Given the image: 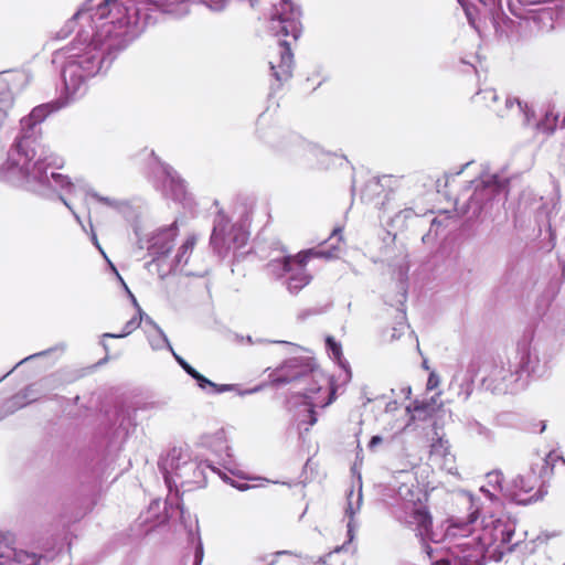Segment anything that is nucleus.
<instances>
[{"mask_svg": "<svg viewBox=\"0 0 565 565\" xmlns=\"http://www.w3.org/2000/svg\"><path fill=\"white\" fill-rule=\"evenodd\" d=\"M188 0H107L94 14L81 8L70 23L79 21L97 22L92 40L94 47L120 49L136 38L148 24L156 20L154 13L183 15L189 9Z\"/></svg>", "mask_w": 565, "mask_h": 565, "instance_id": "1", "label": "nucleus"}, {"mask_svg": "<svg viewBox=\"0 0 565 565\" xmlns=\"http://www.w3.org/2000/svg\"><path fill=\"white\" fill-rule=\"evenodd\" d=\"M0 126L7 118V111L12 105L9 93H2L0 98ZM35 107L29 116L21 120V132L17 136L6 161H2L0 146V181L28 191L34 190L35 182Z\"/></svg>", "mask_w": 565, "mask_h": 565, "instance_id": "2", "label": "nucleus"}, {"mask_svg": "<svg viewBox=\"0 0 565 565\" xmlns=\"http://www.w3.org/2000/svg\"><path fill=\"white\" fill-rule=\"evenodd\" d=\"M162 469L166 473L167 482L173 477L182 479V486H203L205 477L196 462L191 458V452L186 447H174L162 460Z\"/></svg>", "mask_w": 565, "mask_h": 565, "instance_id": "3", "label": "nucleus"}, {"mask_svg": "<svg viewBox=\"0 0 565 565\" xmlns=\"http://www.w3.org/2000/svg\"><path fill=\"white\" fill-rule=\"evenodd\" d=\"M300 11L290 0H278L273 6L269 30L274 35L297 40L301 33Z\"/></svg>", "mask_w": 565, "mask_h": 565, "instance_id": "4", "label": "nucleus"}, {"mask_svg": "<svg viewBox=\"0 0 565 565\" xmlns=\"http://www.w3.org/2000/svg\"><path fill=\"white\" fill-rule=\"evenodd\" d=\"M311 255H320V253L302 252L297 256H285L281 260H275L274 265L281 266L285 273H291L292 275L289 277L288 288L292 292H297L303 286L309 282V276L305 273V264L309 259Z\"/></svg>", "mask_w": 565, "mask_h": 565, "instance_id": "5", "label": "nucleus"}, {"mask_svg": "<svg viewBox=\"0 0 565 565\" xmlns=\"http://www.w3.org/2000/svg\"><path fill=\"white\" fill-rule=\"evenodd\" d=\"M313 377L317 386L309 388L306 393V398L310 405V425H313L317 422L312 408L326 407L330 405L334 398V391L332 388L330 379L319 371H313Z\"/></svg>", "mask_w": 565, "mask_h": 565, "instance_id": "6", "label": "nucleus"}, {"mask_svg": "<svg viewBox=\"0 0 565 565\" xmlns=\"http://www.w3.org/2000/svg\"><path fill=\"white\" fill-rule=\"evenodd\" d=\"M0 565H35V553L19 548L12 534L0 532Z\"/></svg>", "mask_w": 565, "mask_h": 565, "instance_id": "7", "label": "nucleus"}, {"mask_svg": "<svg viewBox=\"0 0 565 565\" xmlns=\"http://www.w3.org/2000/svg\"><path fill=\"white\" fill-rule=\"evenodd\" d=\"M83 61L71 62L63 71L66 89L73 93L76 92L86 77L94 75L99 68V58L95 55L88 58L86 65H83Z\"/></svg>", "mask_w": 565, "mask_h": 565, "instance_id": "8", "label": "nucleus"}, {"mask_svg": "<svg viewBox=\"0 0 565 565\" xmlns=\"http://www.w3.org/2000/svg\"><path fill=\"white\" fill-rule=\"evenodd\" d=\"M428 460L433 467H437L440 470L454 472L456 469V459L451 452L449 441L443 436H438L431 439L429 446Z\"/></svg>", "mask_w": 565, "mask_h": 565, "instance_id": "9", "label": "nucleus"}, {"mask_svg": "<svg viewBox=\"0 0 565 565\" xmlns=\"http://www.w3.org/2000/svg\"><path fill=\"white\" fill-rule=\"evenodd\" d=\"M78 188L77 184L70 181L68 177L51 170H45L41 177L38 175V194L42 196H51L52 193H60L63 190L74 192Z\"/></svg>", "mask_w": 565, "mask_h": 565, "instance_id": "10", "label": "nucleus"}, {"mask_svg": "<svg viewBox=\"0 0 565 565\" xmlns=\"http://www.w3.org/2000/svg\"><path fill=\"white\" fill-rule=\"evenodd\" d=\"M550 366V356L547 352L540 351L536 348L525 351L520 360V367L529 374L542 375Z\"/></svg>", "mask_w": 565, "mask_h": 565, "instance_id": "11", "label": "nucleus"}, {"mask_svg": "<svg viewBox=\"0 0 565 565\" xmlns=\"http://www.w3.org/2000/svg\"><path fill=\"white\" fill-rule=\"evenodd\" d=\"M534 470L525 471L514 478L509 487H507L505 497L511 498L519 503H526L527 500L522 499V493H530L537 484V477Z\"/></svg>", "mask_w": 565, "mask_h": 565, "instance_id": "12", "label": "nucleus"}, {"mask_svg": "<svg viewBox=\"0 0 565 565\" xmlns=\"http://www.w3.org/2000/svg\"><path fill=\"white\" fill-rule=\"evenodd\" d=\"M292 54L290 49L286 45V41L280 45L278 56L269 61L273 75L278 82L287 81L291 77L292 73Z\"/></svg>", "mask_w": 565, "mask_h": 565, "instance_id": "13", "label": "nucleus"}, {"mask_svg": "<svg viewBox=\"0 0 565 565\" xmlns=\"http://www.w3.org/2000/svg\"><path fill=\"white\" fill-rule=\"evenodd\" d=\"M488 107L502 118H516L522 122H529L530 120L529 111L518 99L512 97H505L502 103L499 100L498 104L488 105Z\"/></svg>", "mask_w": 565, "mask_h": 565, "instance_id": "14", "label": "nucleus"}, {"mask_svg": "<svg viewBox=\"0 0 565 565\" xmlns=\"http://www.w3.org/2000/svg\"><path fill=\"white\" fill-rule=\"evenodd\" d=\"M213 239H223L228 245H233L235 248L242 247L245 245L248 238L247 232L242 227H231L230 233L226 232V224L224 223V218L221 217L213 231Z\"/></svg>", "mask_w": 565, "mask_h": 565, "instance_id": "15", "label": "nucleus"}, {"mask_svg": "<svg viewBox=\"0 0 565 565\" xmlns=\"http://www.w3.org/2000/svg\"><path fill=\"white\" fill-rule=\"evenodd\" d=\"M409 510L408 518L405 519L406 523L415 526V530L423 536L430 537L431 518L425 505L422 503H413L407 507Z\"/></svg>", "mask_w": 565, "mask_h": 565, "instance_id": "16", "label": "nucleus"}, {"mask_svg": "<svg viewBox=\"0 0 565 565\" xmlns=\"http://www.w3.org/2000/svg\"><path fill=\"white\" fill-rule=\"evenodd\" d=\"M33 402H35V390L33 385H28L23 392L15 394L3 403L2 417L11 415Z\"/></svg>", "mask_w": 565, "mask_h": 565, "instance_id": "17", "label": "nucleus"}, {"mask_svg": "<svg viewBox=\"0 0 565 565\" xmlns=\"http://www.w3.org/2000/svg\"><path fill=\"white\" fill-rule=\"evenodd\" d=\"M145 332L148 342L153 350H162L167 348L172 351V347L162 329L149 317H146L145 319Z\"/></svg>", "mask_w": 565, "mask_h": 565, "instance_id": "18", "label": "nucleus"}, {"mask_svg": "<svg viewBox=\"0 0 565 565\" xmlns=\"http://www.w3.org/2000/svg\"><path fill=\"white\" fill-rule=\"evenodd\" d=\"M125 288L128 289L126 285H125ZM127 291L129 292V295L132 299L134 306L137 308V313L139 317H134L129 321H127V323L124 327L122 332H120V333H104L103 334L104 339L105 338H110V339L125 338V337L129 335L132 331L138 329L141 323L143 312H142L140 306L138 305L136 298L134 297V295L129 290H127Z\"/></svg>", "mask_w": 565, "mask_h": 565, "instance_id": "19", "label": "nucleus"}, {"mask_svg": "<svg viewBox=\"0 0 565 565\" xmlns=\"http://www.w3.org/2000/svg\"><path fill=\"white\" fill-rule=\"evenodd\" d=\"M480 491L493 499L495 494L493 491L502 492L505 495L507 487H503V477L499 471L489 472L486 476V482L481 486Z\"/></svg>", "mask_w": 565, "mask_h": 565, "instance_id": "20", "label": "nucleus"}, {"mask_svg": "<svg viewBox=\"0 0 565 565\" xmlns=\"http://www.w3.org/2000/svg\"><path fill=\"white\" fill-rule=\"evenodd\" d=\"M164 186L168 188L177 199L182 196L184 193V184L174 171L167 172Z\"/></svg>", "mask_w": 565, "mask_h": 565, "instance_id": "21", "label": "nucleus"}, {"mask_svg": "<svg viewBox=\"0 0 565 565\" xmlns=\"http://www.w3.org/2000/svg\"><path fill=\"white\" fill-rule=\"evenodd\" d=\"M362 503V494L361 492L354 493L351 491L348 495V507L345 510V514L350 518V520L353 519V516L360 511Z\"/></svg>", "mask_w": 565, "mask_h": 565, "instance_id": "22", "label": "nucleus"}, {"mask_svg": "<svg viewBox=\"0 0 565 565\" xmlns=\"http://www.w3.org/2000/svg\"><path fill=\"white\" fill-rule=\"evenodd\" d=\"M479 97L486 102V105H494L499 102V96L494 89H484L480 92Z\"/></svg>", "mask_w": 565, "mask_h": 565, "instance_id": "23", "label": "nucleus"}, {"mask_svg": "<svg viewBox=\"0 0 565 565\" xmlns=\"http://www.w3.org/2000/svg\"><path fill=\"white\" fill-rule=\"evenodd\" d=\"M327 345L331 351L332 356L339 361L342 355L341 345L337 343L331 337L327 338Z\"/></svg>", "mask_w": 565, "mask_h": 565, "instance_id": "24", "label": "nucleus"}, {"mask_svg": "<svg viewBox=\"0 0 565 565\" xmlns=\"http://www.w3.org/2000/svg\"><path fill=\"white\" fill-rule=\"evenodd\" d=\"M482 183L487 189L490 190V192H493L497 188L500 186L497 175H486L482 180Z\"/></svg>", "mask_w": 565, "mask_h": 565, "instance_id": "25", "label": "nucleus"}, {"mask_svg": "<svg viewBox=\"0 0 565 565\" xmlns=\"http://www.w3.org/2000/svg\"><path fill=\"white\" fill-rule=\"evenodd\" d=\"M407 329V324L405 322V317L401 316V320L396 323V327L393 328L392 339H397L399 335Z\"/></svg>", "mask_w": 565, "mask_h": 565, "instance_id": "26", "label": "nucleus"}, {"mask_svg": "<svg viewBox=\"0 0 565 565\" xmlns=\"http://www.w3.org/2000/svg\"><path fill=\"white\" fill-rule=\"evenodd\" d=\"M191 376L198 381V384H199V386L201 388H205L206 386L216 387L215 383H213L210 380L205 379L203 375H201L196 371H194V373Z\"/></svg>", "mask_w": 565, "mask_h": 565, "instance_id": "27", "label": "nucleus"}, {"mask_svg": "<svg viewBox=\"0 0 565 565\" xmlns=\"http://www.w3.org/2000/svg\"><path fill=\"white\" fill-rule=\"evenodd\" d=\"M178 363L182 366V369L189 374L192 375L194 373V369L188 364L181 356H179L173 350L171 351Z\"/></svg>", "mask_w": 565, "mask_h": 565, "instance_id": "28", "label": "nucleus"}, {"mask_svg": "<svg viewBox=\"0 0 565 565\" xmlns=\"http://www.w3.org/2000/svg\"><path fill=\"white\" fill-rule=\"evenodd\" d=\"M439 376L435 372H431L428 376L427 390H435L439 385Z\"/></svg>", "mask_w": 565, "mask_h": 565, "instance_id": "29", "label": "nucleus"}, {"mask_svg": "<svg viewBox=\"0 0 565 565\" xmlns=\"http://www.w3.org/2000/svg\"><path fill=\"white\" fill-rule=\"evenodd\" d=\"M60 198H61V200L63 201V203H64V204H65V205H66V206L72 211V213H73V215H74L75 220L77 221V223L82 226V228H83V230H85V226H84V224H83V222H82L81 217L78 216V214H76V213L72 210L71 205L68 204V202H67L65 199H63V196H62V195H60Z\"/></svg>", "mask_w": 565, "mask_h": 565, "instance_id": "30", "label": "nucleus"}, {"mask_svg": "<svg viewBox=\"0 0 565 565\" xmlns=\"http://www.w3.org/2000/svg\"><path fill=\"white\" fill-rule=\"evenodd\" d=\"M225 6V0H217L211 3V8L213 10H222Z\"/></svg>", "mask_w": 565, "mask_h": 565, "instance_id": "31", "label": "nucleus"}, {"mask_svg": "<svg viewBox=\"0 0 565 565\" xmlns=\"http://www.w3.org/2000/svg\"><path fill=\"white\" fill-rule=\"evenodd\" d=\"M47 108H52V106L50 105H44V106H38V113H36V116H38V120L40 119V117L43 115L45 116L46 113L44 114V110H46Z\"/></svg>", "mask_w": 565, "mask_h": 565, "instance_id": "32", "label": "nucleus"}, {"mask_svg": "<svg viewBox=\"0 0 565 565\" xmlns=\"http://www.w3.org/2000/svg\"><path fill=\"white\" fill-rule=\"evenodd\" d=\"M92 241H93L94 245H95V246L100 250V253L104 255V257H105V258H107V257H106V254H105V253H104V250L102 249V247H100V245H99V243H98L97 236H96V234H95L94 232H92Z\"/></svg>", "mask_w": 565, "mask_h": 565, "instance_id": "33", "label": "nucleus"}, {"mask_svg": "<svg viewBox=\"0 0 565 565\" xmlns=\"http://www.w3.org/2000/svg\"><path fill=\"white\" fill-rule=\"evenodd\" d=\"M382 443V438L380 436H374L372 437V439L370 440V444H369V447L370 448H373L375 446H377L379 444Z\"/></svg>", "mask_w": 565, "mask_h": 565, "instance_id": "34", "label": "nucleus"}, {"mask_svg": "<svg viewBox=\"0 0 565 565\" xmlns=\"http://www.w3.org/2000/svg\"><path fill=\"white\" fill-rule=\"evenodd\" d=\"M216 392H227V391H231L233 388V385H228V384H225V385H221V386H217L216 387H213Z\"/></svg>", "mask_w": 565, "mask_h": 565, "instance_id": "35", "label": "nucleus"}, {"mask_svg": "<svg viewBox=\"0 0 565 565\" xmlns=\"http://www.w3.org/2000/svg\"><path fill=\"white\" fill-rule=\"evenodd\" d=\"M431 565H450V563L446 558H440V559H433Z\"/></svg>", "mask_w": 565, "mask_h": 565, "instance_id": "36", "label": "nucleus"}, {"mask_svg": "<svg viewBox=\"0 0 565 565\" xmlns=\"http://www.w3.org/2000/svg\"><path fill=\"white\" fill-rule=\"evenodd\" d=\"M35 358V354H30L29 356H26L25 359H23L22 361H20L19 363H17L15 367H19L21 364L23 363H28L30 362L31 360H33Z\"/></svg>", "mask_w": 565, "mask_h": 565, "instance_id": "37", "label": "nucleus"}, {"mask_svg": "<svg viewBox=\"0 0 565 565\" xmlns=\"http://www.w3.org/2000/svg\"><path fill=\"white\" fill-rule=\"evenodd\" d=\"M353 526H354L353 521L350 520L348 523V532H349L350 539H353V535H352Z\"/></svg>", "mask_w": 565, "mask_h": 565, "instance_id": "38", "label": "nucleus"}, {"mask_svg": "<svg viewBox=\"0 0 565 565\" xmlns=\"http://www.w3.org/2000/svg\"><path fill=\"white\" fill-rule=\"evenodd\" d=\"M480 541H481V545H482V547H483V546H487V545H489V544H490V542L487 540V537H486V536L480 537Z\"/></svg>", "mask_w": 565, "mask_h": 565, "instance_id": "39", "label": "nucleus"}, {"mask_svg": "<svg viewBox=\"0 0 565 565\" xmlns=\"http://www.w3.org/2000/svg\"><path fill=\"white\" fill-rule=\"evenodd\" d=\"M235 487H236L238 490H241V491H245V490H247V489L249 488V487H248V484H246V483H244V484H239V486H235Z\"/></svg>", "mask_w": 565, "mask_h": 565, "instance_id": "40", "label": "nucleus"}, {"mask_svg": "<svg viewBox=\"0 0 565 565\" xmlns=\"http://www.w3.org/2000/svg\"><path fill=\"white\" fill-rule=\"evenodd\" d=\"M502 372L503 371L495 370L492 375H493L494 379H497Z\"/></svg>", "mask_w": 565, "mask_h": 565, "instance_id": "41", "label": "nucleus"}, {"mask_svg": "<svg viewBox=\"0 0 565 565\" xmlns=\"http://www.w3.org/2000/svg\"><path fill=\"white\" fill-rule=\"evenodd\" d=\"M249 2V6L253 8L256 6L257 0H247Z\"/></svg>", "mask_w": 565, "mask_h": 565, "instance_id": "42", "label": "nucleus"}, {"mask_svg": "<svg viewBox=\"0 0 565 565\" xmlns=\"http://www.w3.org/2000/svg\"><path fill=\"white\" fill-rule=\"evenodd\" d=\"M111 266V269L116 273V275L118 276V278L122 281L121 277L119 276V274L117 273L115 266L113 264H110Z\"/></svg>", "mask_w": 565, "mask_h": 565, "instance_id": "43", "label": "nucleus"}, {"mask_svg": "<svg viewBox=\"0 0 565 565\" xmlns=\"http://www.w3.org/2000/svg\"><path fill=\"white\" fill-rule=\"evenodd\" d=\"M404 213L406 214V216H408L412 213V211L406 210V211H404Z\"/></svg>", "mask_w": 565, "mask_h": 565, "instance_id": "44", "label": "nucleus"}, {"mask_svg": "<svg viewBox=\"0 0 565 565\" xmlns=\"http://www.w3.org/2000/svg\"><path fill=\"white\" fill-rule=\"evenodd\" d=\"M399 494H401L402 497H404V495H405V494H404V491H403V488H401V489H399Z\"/></svg>", "mask_w": 565, "mask_h": 565, "instance_id": "45", "label": "nucleus"}]
</instances>
